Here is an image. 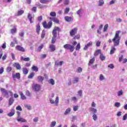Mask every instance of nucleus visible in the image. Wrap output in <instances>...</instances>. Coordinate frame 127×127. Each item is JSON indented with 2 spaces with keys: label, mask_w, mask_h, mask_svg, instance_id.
<instances>
[{
  "label": "nucleus",
  "mask_w": 127,
  "mask_h": 127,
  "mask_svg": "<svg viewBox=\"0 0 127 127\" xmlns=\"http://www.w3.org/2000/svg\"><path fill=\"white\" fill-rule=\"evenodd\" d=\"M49 19L50 20V21L48 22V24L46 21H45L42 23L43 27H44L46 29H50V28L52 27V25L53 24L52 21H53V22H54L55 23H57L58 24H59V23H60V21L59 20V19H58V18L56 17H51L49 18Z\"/></svg>",
  "instance_id": "nucleus-1"
},
{
  "label": "nucleus",
  "mask_w": 127,
  "mask_h": 127,
  "mask_svg": "<svg viewBox=\"0 0 127 127\" xmlns=\"http://www.w3.org/2000/svg\"><path fill=\"white\" fill-rule=\"evenodd\" d=\"M121 31H117L116 32L114 38L112 39H109L108 40L109 43H114V46H119L120 45V42L121 41V37H120V33H121Z\"/></svg>",
  "instance_id": "nucleus-2"
},
{
  "label": "nucleus",
  "mask_w": 127,
  "mask_h": 127,
  "mask_svg": "<svg viewBox=\"0 0 127 127\" xmlns=\"http://www.w3.org/2000/svg\"><path fill=\"white\" fill-rule=\"evenodd\" d=\"M57 31H61V29L59 27H55L52 31L53 37L52 38V44H54L56 42V37H57Z\"/></svg>",
  "instance_id": "nucleus-3"
},
{
  "label": "nucleus",
  "mask_w": 127,
  "mask_h": 127,
  "mask_svg": "<svg viewBox=\"0 0 127 127\" xmlns=\"http://www.w3.org/2000/svg\"><path fill=\"white\" fill-rule=\"evenodd\" d=\"M64 49H66V50H69L71 52H73V51H74V49H75L73 46H72L69 44L64 45Z\"/></svg>",
  "instance_id": "nucleus-4"
},
{
  "label": "nucleus",
  "mask_w": 127,
  "mask_h": 127,
  "mask_svg": "<svg viewBox=\"0 0 127 127\" xmlns=\"http://www.w3.org/2000/svg\"><path fill=\"white\" fill-rule=\"evenodd\" d=\"M77 32H78V28L75 27L70 30L69 31V35L71 37H73V36H75V35H76Z\"/></svg>",
  "instance_id": "nucleus-5"
},
{
  "label": "nucleus",
  "mask_w": 127,
  "mask_h": 127,
  "mask_svg": "<svg viewBox=\"0 0 127 127\" xmlns=\"http://www.w3.org/2000/svg\"><path fill=\"white\" fill-rule=\"evenodd\" d=\"M41 88V85H40V84H36L33 85V89L36 92H38V91H40Z\"/></svg>",
  "instance_id": "nucleus-6"
},
{
  "label": "nucleus",
  "mask_w": 127,
  "mask_h": 127,
  "mask_svg": "<svg viewBox=\"0 0 127 127\" xmlns=\"http://www.w3.org/2000/svg\"><path fill=\"white\" fill-rule=\"evenodd\" d=\"M12 76L14 81H15L16 79L19 80V79H20V73L19 72H17L15 74H12Z\"/></svg>",
  "instance_id": "nucleus-7"
},
{
  "label": "nucleus",
  "mask_w": 127,
  "mask_h": 127,
  "mask_svg": "<svg viewBox=\"0 0 127 127\" xmlns=\"http://www.w3.org/2000/svg\"><path fill=\"white\" fill-rule=\"evenodd\" d=\"M50 103L51 104H56V106H58V103H59V97L57 96L56 98L55 102L54 100L50 99Z\"/></svg>",
  "instance_id": "nucleus-8"
},
{
  "label": "nucleus",
  "mask_w": 127,
  "mask_h": 127,
  "mask_svg": "<svg viewBox=\"0 0 127 127\" xmlns=\"http://www.w3.org/2000/svg\"><path fill=\"white\" fill-rule=\"evenodd\" d=\"M13 67L16 68V70H20L21 69V66L20 65V64L18 63H14L13 64Z\"/></svg>",
  "instance_id": "nucleus-9"
},
{
  "label": "nucleus",
  "mask_w": 127,
  "mask_h": 127,
  "mask_svg": "<svg viewBox=\"0 0 127 127\" xmlns=\"http://www.w3.org/2000/svg\"><path fill=\"white\" fill-rule=\"evenodd\" d=\"M15 49H16V50H18V51H20L21 52H25V50L24 49V48L20 45L17 46L15 47Z\"/></svg>",
  "instance_id": "nucleus-10"
},
{
  "label": "nucleus",
  "mask_w": 127,
  "mask_h": 127,
  "mask_svg": "<svg viewBox=\"0 0 127 127\" xmlns=\"http://www.w3.org/2000/svg\"><path fill=\"white\" fill-rule=\"evenodd\" d=\"M8 94H10V96L11 97L12 96V92L11 91H8L5 92L4 94V97H6V98H9V95Z\"/></svg>",
  "instance_id": "nucleus-11"
},
{
  "label": "nucleus",
  "mask_w": 127,
  "mask_h": 127,
  "mask_svg": "<svg viewBox=\"0 0 127 127\" xmlns=\"http://www.w3.org/2000/svg\"><path fill=\"white\" fill-rule=\"evenodd\" d=\"M49 48L51 52H54L56 50V46L53 44L50 45Z\"/></svg>",
  "instance_id": "nucleus-12"
},
{
  "label": "nucleus",
  "mask_w": 127,
  "mask_h": 127,
  "mask_svg": "<svg viewBox=\"0 0 127 127\" xmlns=\"http://www.w3.org/2000/svg\"><path fill=\"white\" fill-rule=\"evenodd\" d=\"M93 45V42H90L88 43L87 44V45H86L83 49L84 50H87V49H88V48H89V47H90V46H92Z\"/></svg>",
  "instance_id": "nucleus-13"
},
{
  "label": "nucleus",
  "mask_w": 127,
  "mask_h": 127,
  "mask_svg": "<svg viewBox=\"0 0 127 127\" xmlns=\"http://www.w3.org/2000/svg\"><path fill=\"white\" fill-rule=\"evenodd\" d=\"M17 122L19 123H27V121L26 120L24 119L23 118H19L17 119Z\"/></svg>",
  "instance_id": "nucleus-14"
},
{
  "label": "nucleus",
  "mask_w": 127,
  "mask_h": 127,
  "mask_svg": "<svg viewBox=\"0 0 127 127\" xmlns=\"http://www.w3.org/2000/svg\"><path fill=\"white\" fill-rule=\"evenodd\" d=\"M19 94L20 95L21 99L22 100H26V97L25 96V95H24V94L22 91L19 92Z\"/></svg>",
  "instance_id": "nucleus-15"
},
{
  "label": "nucleus",
  "mask_w": 127,
  "mask_h": 127,
  "mask_svg": "<svg viewBox=\"0 0 127 127\" xmlns=\"http://www.w3.org/2000/svg\"><path fill=\"white\" fill-rule=\"evenodd\" d=\"M14 102V99L12 97H10L8 101V106H11Z\"/></svg>",
  "instance_id": "nucleus-16"
},
{
  "label": "nucleus",
  "mask_w": 127,
  "mask_h": 127,
  "mask_svg": "<svg viewBox=\"0 0 127 127\" xmlns=\"http://www.w3.org/2000/svg\"><path fill=\"white\" fill-rule=\"evenodd\" d=\"M14 114H15V111H14V109H12L11 110V112L7 114V116L8 117H12V116H14Z\"/></svg>",
  "instance_id": "nucleus-17"
},
{
  "label": "nucleus",
  "mask_w": 127,
  "mask_h": 127,
  "mask_svg": "<svg viewBox=\"0 0 127 127\" xmlns=\"http://www.w3.org/2000/svg\"><path fill=\"white\" fill-rule=\"evenodd\" d=\"M30 23H33V21H32V19H33V17H32V16L31 15V14H29L28 15V16H27Z\"/></svg>",
  "instance_id": "nucleus-18"
},
{
  "label": "nucleus",
  "mask_w": 127,
  "mask_h": 127,
  "mask_svg": "<svg viewBox=\"0 0 127 127\" xmlns=\"http://www.w3.org/2000/svg\"><path fill=\"white\" fill-rule=\"evenodd\" d=\"M21 60H22V61H26L27 62H28L30 61V58H24L23 57H21Z\"/></svg>",
  "instance_id": "nucleus-19"
},
{
  "label": "nucleus",
  "mask_w": 127,
  "mask_h": 127,
  "mask_svg": "<svg viewBox=\"0 0 127 127\" xmlns=\"http://www.w3.org/2000/svg\"><path fill=\"white\" fill-rule=\"evenodd\" d=\"M22 72L25 75L28 74V69L27 68L24 67L22 68Z\"/></svg>",
  "instance_id": "nucleus-20"
},
{
  "label": "nucleus",
  "mask_w": 127,
  "mask_h": 127,
  "mask_svg": "<svg viewBox=\"0 0 127 127\" xmlns=\"http://www.w3.org/2000/svg\"><path fill=\"white\" fill-rule=\"evenodd\" d=\"M116 46H114L111 48V50L110 51V54L111 55L114 54L115 53V51H116V48H115Z\"/></svg>",
  "instance_id": "nucleus-21"
},
{
  "label": "nucleus",
  "mask_w": 127,
  "mask_h": 127,
  "mask_svg": "<svg viewBox=\"0 0 127 127\" xmlns=\"http://www.w3.org/2000/svg\"><path fill=\"white\" fill-rule=\"evenodd\" d=\"M99 54H102V52L101 50H97L95 52L94 56H98Z\"/></svg>",
  "instance_id": "nucleus-22"
},
{
  "label": "nucleus",
  "mask_w": 127,
  "mask_h": 127,
  "mask_svg": "<svg viewBox=\"0 0 127 127\" xmlns=\"http://www.w3.org/2000/svg\"><path fill=\"white\" fill-rule=\"evenodd\" d=\"M89 111H90V112H92L93 114H95L96 113H97V109H96L93 107L90 108Z\"/></svg>",
  "instance_id": "nucleus-23"
},
{
  "label": "nucleus",
  "mask_w": 127,
  "mask_h": 127,
  "mask_svg": "<svg viewBox=\"0 0 127 127\" xmlns=\"http://www.w3.org/2000/svg\"><path fill=\"white\" fill-rule=\"evenodd\" d=\"M31 69L34 72H38V67L35 65H33Z\"/></svg>",
  "instance_id": "nucleus-24"
},
{
  "label": "nucleus",
  "mask_w": 127,
  "mask_h": 127,
  "mask_svg": "<svg viewBox=\"0 0 127 127\" xmlns=\"http://www.w3.org/2000/svg\"><path fill=\"white\" fill-rule=\"evenodd\" d=\"M95 59H96V58L93 57L92 59H91L88 63V65H92L94 64V62H95Z\"/></svg>",
  "instance_id": "nucleus-25"
},
{
  "label": "nucleus",
  "mask_w": 127,
  "mask_h": 127,
  "mask_svg": "<svg viewBox=\"0 0 127 127\" xmlns=\"http://www.w3.org/2000/svg\"><path fill=\"white\" fill-rule=\"evenodd\" d=\"M64 19L66 21H67V22H70V21H71V20H72V18L71 17L66 16L64 17Z\"/></svg>",
  "instance_id": "nucleus-26"
},
{
  "label": "nucleus",
  "mask_w": 127,
  "mask_h": 127,
  "mask_svg": "<svg viewBox=\"0 0 127 127\" xmlns=\"http://www.w3.org/2000/svg\"><path fill=\"white\" fill-rule=\"evenodd\" d=\"M36 27V32L38 34H39L40 32V25L38 24Z\"/></svg>",
  "instance_id": "nucleus-27"
},
{
  "label": "nucleus",
  "mask_w": 127,
  "mask_h": 127,
  "mask_svg": "<svg viewBox=\"0 0 127 127\" xmlns=\"http://www.w3.org/2000/svg\"><path fill=\"white\" fill-rule=\"evenodd\" d=\"M37 79H38V82H41V83H42V82H43V80H44V77L41 76H39L37 77Z\"/></svg>",
  "instance_id": "nucleus-28"
},
{
  "label": "nucleus",
  "mask_w": 127,
  "mask_h": 127,
  "mask_svg": "<svg viewBox=\"0 0 127 127\" xmlns=\"http://www.w3.org/2000/svg\"><path fill=\"white\" fill-rule=\"evenodd\" d=\"M35 75V73L34 72H31L28 76V79H32L34 75Z\"/></svg>",
  "instance_id": "nucleus-29"
},
{
  "label": "nucleus",
  "mask_w": 127,
  "mask_h": 127,
  "mask_svg": "<svg viewBox=\"0 0 127 127\" xmlns=\"http://www.w3.org/2000/svg\"><path fill=\"white\" fill-rule=\"evenodd\" d=\"M23 13H24V11L22 10H18L16 16H19V15H21L22 14H23Z\"/></svg>",
  "instance_id": "nucleus-30"
},
{
  "label": "nucleus",
  "mask_w": 127,
  "mask_h": 127,
  "mask_svg": "<svg viewBox=\"0 0 127 127\" xmlns=\"http://www.w3.org/2000/svg\"><path fill=\"white\" fill-rule=\"evenodd\" d=\"M100 60H101V61H104V60H106V57H105L104 56V55H103V54H100Z\"/></svg>",
  "instance_id": "nucleus-31"
},
{
  "label": "nucleus",
  "mask_w": 127,
  "mask_h": 127,
  "mask_svg": "<svg viewBox=\"0 0 127 127\" xmlns=\"http://www.w3.org/2000/svg\"><path fill=\"white\" fill-rule=\"evenodd\" d=\"M108 28H109V24H105V26H104V28H103L104 32H106L107 31V30H108Z\"/></svg>",
  "instance_id": "nucleus-32"
},
{
  "label": "nucleus",
  "mask_w": 127,
  "mask_h": 127,
  "mask_svg": "<svg viewBox=\"0 0 127 127\" xmlns=\"http://www.w3.org/2000/svg\"><path fill=\"white\" fill-rule=\"evenodd\" d=\"M63 64V61H61L60 63H58V62H55L56 66H62Z\"/></svg>",
  "instance_id": "nucleus-33"
},
{
  "label": "nucleus",
  "mask_w": 127,
  "mask_h": 127,
  "mask_svg": "<svg viewBox=\"0 0 127 127\" xmlns=\"http://www.w3.org/2000/svg\"><path fill=\"white\" fill-rule=\"evenodd\" d=\"M73 84H76V83H78L79 82V77H75L72 80Z\"/></svg>",
  "instance_id": "nucleus-34"
},
{
  "label": "nucleus",
  "mask_w": 127,
  "mask_h": 127,
  "mask_svg": "<svg viewBox=\"0 0 127 127\" xmlns=\"http://www.w3.org/2000/svg\"><path fill=\"white\" fill-rule=\"evenodd\" d=\"M50 15L52 17H55V16H56V12H55L54 11H52L50 12Z\"/></svg>",
  "instance_id": "nucleus-35"
},
{
  "label": "nucleus",
  "mask_w": 127,
  "mask_h": 127,
  "mask_svg": "<svg viewBox=\"0 0 127 127\" xmlns=\"http://www.w3.org/2000/svg\"><path fill=\"white\" fill-rule=\"evenodd\" d=\"M81 49V45H80V43H78L76 46L75 50L77 51H79Z\"/></svg>",
  "instance_id": "nucleus-36"
},
{
  "label": "nucleus",
  "mask_w": 127,
  "mask_h": 127,
  "mask_svg": "<svg viewBox=\"0 0 127 127\" xmlns=\"http://www.w3.org/2000/svg\"><path fill=\"white\" fill-rule=\"evenodd\" d=\"M16 30H17V29H16L15 27H14L13 29L10 30L11 33L12 34L15 33L16 32Z\"/></svg>",
  "instance_id": "nucleus-37"
},
{
  "label": "nucleus",
  "mask_w": 127,
  "mask_h": 127,
  "mask_svg": "<svg viewBox=\"0 0 127 127\" xmlns=\"http://www.w3.org/2000/svg\"><path fill=\"white\" fill-rule=\"evenodd\" d=\"M80 35L79 34H77L76 35H74L73 38V39L74 40H76V39H80Z\"/></svg>",
  "instance_id": "nucleus-38"
},
{
  "label": "nucleus",
  "mask_w": 127,
  "mask_h": 127,
  "mask_svg": "<svg viewBox=\"0 0 127 127\" xmlns=\"http://www.w3.org/2000/svg\"><path fill=\"white\" fill-rule=\"evenodd\" d=\"M71 112V109L70 108H67L64 113V115H68V114H69V113H70Z\"/></svg>",
  "instance_id": "nucleus-39"
},
{
  "label": "nucleus",
  "mask_w": 127,
  "mask_h": 127,
  "mask_svg": "<svg viewBox=\"0 0 127 127\" xmlns=\"http://www.w3.org/2000/svg\"><path fill=\"white\" fill-rule=\"evenodd\" d=\"M49 83L53 85L55 84V81H54V79L52 78L49 80Z\"/></svg>",
  "instance_id": "nucleus-40"
},
{
  "label": "nucleus",
  "mask_w": 127,
  "mask_h": 127,
  "mask_svg": "<svg viewBox=\"0 0 127 127\" xmlns=\"http://www.w3.org/2000/svg\"><path fill=\"white\" fill-rule=\"evenodd\" d=\"M104 0H99V6H102V5H103V4H104Z\"/></svg>",
  "instance_id": "nucleus-41"
},
{
  "label": "nucleus",
  "mask_w": 127,
  "mask_h": 127,
  "mask_svg": "<svg viewBox=\"0 0 127 127\" xmlns=\"http://www.w3.org/2000/svg\"><path fill=\"white\" fill-rule=\"evenodd\" d=\"M41 37L42 39H43V38H44V37H45V30H43L42 31Z\"/></svg>",
  "instance_id": "nucleus-42"
},
{
  "label": "nucleus",
  "mask_w": 127,
  "mask_h": 127,
  "mask_svg": "<svg viewBox=\"0 0 127 127\" xmlns=\"http://www.w3.org/2000/svg\"><path fill=\"white\" fill-rule=\"evenodd\" d=\"M43 47H44V45H43V44H41L40 46H39L38 48V51H41V50L42 49V48H43Z\"/></svg>",
  "instance_id": "nucleus-43"
},
{
  "label": "nucleus",
  "mask_w": 127,
  "mask_h": 127,
  "mask_svg": "<svg viewBox=\"0 0 127 127\" xmlns=\"http://www.w3.org/2000/svg\"><path fill=\"white\" fill-rule=\"evenodd\" d=\"M69 11H70V8L69 7H66L64 9V14H67Z\"/></svg>",
  "instance_id": "nucleus-44"
},
{
  "label": "nucleus",
  "mask_w": 127,
  "mask_h": 127,
  "mask_svg": "<svg viewBox=\"0 0 127 127\" xmlns=\"http://www.w3.org/2000/svg\"><path fill=\"white\" fill-rule=\"evenodd\" d=\"M108 67L110 69H114L115 68V65H114V64H111L108 65Z\"/></svg>",
  "instance_id": "nucleus-45"
},
{
  "label": "nucleus",
  "mask_w": 127,
  "mask_h": 127,
  "mask_svg": "<svg viewBox=\"0 0 127 127\" xmlns=\"http://www.w3.org/2000/svg\"><path fill=\"white\" fill-rule=\"evenodd\" d=\"M12 70V68L10 66H8L6 68V71L7 72H8V73H9V72H10Z\"/></svg>",
  "instance_id": "nucleus-46"
},
{
  "label": "nucleus",
  "mask_w": 127,
  "mask_h": 127,
  "mask_svg": "<svg viewBox=\"0 0 127 127\" xmlns=\"http://www.w3.org/2000/svg\"><path fill=\"white\" fill-rule=\"evenodd\" d=\"M16 110L17 111H22V108H21V107L20 106V105H18V106H17L16 107Z\"/></svg>",
  "instance_id": "nucleus-47"
},
{
  "label": "nucleus",
  "mask_w": 127,
  "mask_h": 127,
  "mask_svg": "<svg viewBox=\"0 0 127 127\" xmlns=\"http://www.w3.org/2000/svg\"><path fill=\"white\" fill-rule=\"evenodd\" d=\"M99 79L100 81H103V80H105V77L103 74H100L99 76Z\"/></svg>",
  "instance_id": "nucleus-48"
},
{
  "label": "nucleus",
  "mask_w": 127,
  "mask_h": 127,
  "mask_svg": "<svg viewBox=\"0 0 127 127\" xmlns=\"http://www.w3.org/2000/svg\"><path fill=\"white\" fill-rule=\"evenodd\" d=\"M69 0H64V5H68V4H69Z\"/></svg>",
  "instance_id": "nucleus-49"
},
{
  "label": "nucleus",
  "mask_w": 127,
  "mask_h": 127,
  "mask_svg": "<svg viewBox=\"0 0 127 127\" xmlns=\"http://www.w3.org/2000/svg\"><path fill=\"white\" fill-rule=\"evenodd\" d=\"M121 106V103L120 102H116L115 103V106L117 108H120Z\"/></svg>",
  "instance_id": "nucleus-50"
},
{
  "label": "nucleus",
  "mask_w": 127,
  "mask_h": 127,
  "mask_svg": "<svg viewBox=\"0 0 127 127\" xmlns=\"http://www.w3.org/2000/svg\"><path fill=\"white\" fill-rule=\"evenodd\" d=\"M100 45H101V42L100 41H98L97 42H96V46H97V47H100Z\"/></svg>",
  "instance_id": "nucleus-51"
},
{
  "label": "nucleus",
  "mask_w": 127,
  "mask_h": 127,
  "mask_svg": "<svg viewBox=\"0 0 127 127\" xmlns=\"http://www.w3.org/2000/svg\"><path fill=\"white\" fill-rule=\"evenodd\" d=\"M0 91H1V93H2V94H5V93L7 91L4 88H1L0 89Z\"/></svg>",
  "instance_id": "nucleus-52"
},
{
  "label": "nucleus",
  "mask_w": 127,
  "mask_h": 127,
  "mask_svg": "<svg viewBox=\"0 0 127 127\" xmlns=\"http://www.w3.org/2000/svg\"><path fill=\"white\" fill-rule=\"evenodd\" d=\"M56 126V122H52L51 124V127H54Z\"/></svg>",
  "instance_id": "nucleus-53"
},
{
  "label": "nucleus",
  "mask_w": 127,
  "mask_h": 127,
  "mask_svg": "<svg viewBox=\"0 0 127 127\" xmlns=\"http://www.w3.org/2000/svg\"><path fill=\"white\" fill-rule=\"evenodd\" d=\"M81 11H82V9H79L77 11V14H78V15H79L80 17H81Z\"/></svg>",
  "instance_id": "nucleus-54"
},
{
  "label": "nucleus",
  "mask_w": 127,
  "mask_h": 127,
  "mask_svg": "<svg viewBox=\"0 0 127 127\" xmlns=\"http://www.w3.org/2000/svg\"><path fill=\"white\" fill-rule=\"evenodd\" d=\"M19 36H20V37H24V32L22 31L20 33H19Z\"/></svg>",
  "instance_id": "nucleus-55"
},
{
  "label": "nucleus",
  "mask_w": 127,
  "mask_h": 127,
  "mask_svg": "<svg viewBox=\"0 0 127 127\" xmlns=\"http://www.w3.org/2000/svg\"><path fill=\"white\" fill-rule=\"evenodd\" d=\"M123 59H124V55H121L120 57L119 58V62H122L123 61Z\"/></svg>",
  "instance_id": "nucleus-56"
},
{
  "label": "nucleus",
  "mask_w": 127,
  "mask_h": 127,
  "mask_svg": "<svg viewBox=\"0 0 127 127\" xmlns=\"http://www.w3.org/2000/svg\"><path fill=\"white\" fill-rule=\"evenodd\" d=\"M1 48L2 49H5V48H6V43H3L1 46Z\"/></svg>",
  "instance_id": "nucleus-57"
},
{
  "label": "nucleus",
  "mask_w": 127,
  "mask_h": 127,
  "mask_svg": "<svg viewBox=\"0 0 127 127\" xmlns=\"http://www.w3.org/2000/svg\"><path fill=\"white\" fill-rule=\"evenodd\" d=\"M82 71V68H81V67H79L77 69V72H78V73H81Z\"/></svg>",
  "instance_id": "nucleus-58"
},
{
  "label": "nucleus",
  "mask_w": 127,
  "mask_h": 127,
  "mask_svg": "<svg viewBox=\"0 0 127 127\" xmlns=\"http://www.w3.org/2000/svg\"><path fill=\"white\" fill-rule=\"evenodd\" d=\"M93 119L94 121H96L97 120V119H98V117H97V115L93 114Z\"/></svg>",
  "instance_id": "nucleus-59"
},
{
  "label": "nucleus",
  "mask_w": 127,
  "mask_h": 127,
  "mask_svg": "<svg viewBox=\"0 0 127 127\" xmlns=\"http://www.w3.org/2000/svg\"><path fill=\"white\" fill-rule=\"evenodd\" d=\"M40 2H41V3H46V2H48V0H40Z\"/></svg>",
  "instance_id": "nucleus-60"
},
{
  "label": "nucleus",
  "mask_w": 127,
  "mask_h": 127,
  "mask_svg": "<svg viewBox=\"0 0 127 127\" xmlns=\"http://www.w3.org/2000/svg\"><path fill=\"white\" fill-rule=\"evenodd\" d=\"M78 109H79V107H78V106H74L73 107V111L74 112H76V111H77L78 110Z\"/></svg>",
  "instance_id": "nucleus-61"
},
{
  "label": "nucleus",
  "mask_w": 127,
  "mask_h": 127,
  "mask_svg": "<svg viewBox=\"0 0 127 127\" xmlns=\"http://www.w3.org/2000/svg\"><path fill=\"white\" fill-rule=\"evenodd\" d=\"M127 119V114H126L124 115V116H123V121H126Z\"/></svg>",
  "instance_id": "nucleus-62"
},
{
  "label": "nucleus",
  "mask_w": 127,
  "mask_h": 127,
  "mask_svg": "<svg viewBox=\"0 0 127 127\" xmlns=\"http://www.w3.org/2000/svg\"><path fill=\"white\" fill-rule=\"evenodd\" d=\"M31 10H32V11H33L34 12H36V10H37L36 7H33Z\"/></svg>",
  "instance_id": "nucleus-63"
},
{
  "label": "nucleus",
  "mask_w": 127,
  "mask_h": 127,
  "mask_svg": "<svg viewBox=\"0 0 127 127\" xmlns=\"http://www.w3.org/2000/svg\"><path fill=\"white\" fill-rule=\"evenodd\" d=\"M122 95H123V90H120L118 92V96H122Z\"/></svg>",
  "instance_id": "nucleus-64"
}]
</instances>
